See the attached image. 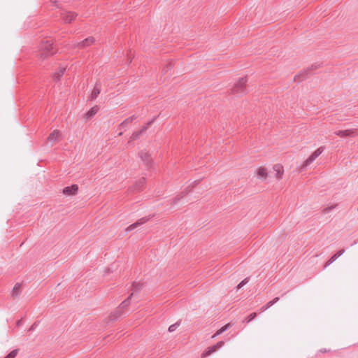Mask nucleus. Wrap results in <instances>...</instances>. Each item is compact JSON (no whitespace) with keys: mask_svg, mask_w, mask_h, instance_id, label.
<instances>
[{"mask_svg":"<svg viewBox=\"0 0 358 358\" xmlns=\"http://www.w3.org/2000/svg\"><path fill=\"white\" fill-rule=\"evenodd\" d=\"M248 78L243 76L238 78L230 89V94L234 96L244 95L247 93Z\"/></svg>","mask_w":358,"mask_h":358,"instance_id":"nucleus-1","label":"nucleus"},{"mask_svg":"<svg viewBox=\"0 0 358 358\" xmlns=\"http://www.w3.org/2000/svg\"><path fill=\"white\" fill-rule=\"evenodd\" d=\"M324 150V146H320L317 148L315 151H313L309 157L303 162L301 166L299 167V171H303L308 166H309Z\"/></svg>","mask_w":358,"mask_h":358,"instance_id":"nucleus-2","label":"nucleus"},{"mask_svg":"<svg viewBox=\"0 0 358 358\" xmlns=\"http://www.w3.org/2000/svg\"><path fill=\"white\" fill-rule=\"evenodd\" d=\"M55 52V51L54 50L52 44L47 41L41 45L38 55L41 58L44 59L46 57L54 54Z\"/></svg>","mask_w":358,"mask_h":358,"instance_id":"nucleus-3","label":"nucleus"},{"mask_svg":"<svg viewBox=\"0 0 358 358\" xmlns=\"http://www.w3.org/2000/svg\"><path fill=\"white\" fill-rule=\"evenodd\" d=\"M255 175L261 181H266L269 178L268 169L264 166H260L255 170Z\"/></svg>","mask_w":358,"mask_h":358,"instance_id":"nucleus-4","label":"nucleus"},{"mask_svg":"<svg viewBox=\"0 0 358 358\" xmlns=\"http://www.w3.org/2000/svg\"><path fill=\"white\" fill-rule=\"evenodd\" d=\"M62 138V131L58 129L53 130L47 138V143L52 145L61 141Z\"/></svg>","mask_w":358,"mask_h":358,"instance_id":"nucleus-5","label":"nucleus"},{"mask_svg":"<svg viewBox=\"0 0 358 358\" xmlns=\"http://www.w3.org/2000/svg\"><path fill=\"white\" fill-rule=\"evenodd\" d=\"M224 345L223 341L218 342L216 345L208 347L202 354V358L210 356L212 353L215 352L219 348H222Z\"/></svg>","mask_w":358,"mask_h":358,"instance_id":"nucleus-6","label":"nucleus"},{"mask_svg":"<svg viewBox=\"0 0 358 358\" xmlns=\"http://www.w3.org/2000/svg\"><path fill=\"white\" fill-rule=\"evenodd\" d=\"M273 170L275 172V177L280 180L284 174V167L281 164H275L273 166Z\"/></svg>","mask_w":358,"mask_h":358,"instance_id":"nucleus-7","label":"nucleus"},{"mask_svg":"<svg viewBox=\"0 0 358 358\" xmlns=\"http://www.w3.org/2000/svg\"><path fill=\"white\" fill-rule=\"evenodd\" d=\"M335 134L341 138L354 136L355 131L353 129L340 130L335 132Z\"/></svg>","mask_w":358,"mask_h":358,"instance_id":"nucleus-8","label":"nucleus"},{"mask_svg":"<svg viewBox=\"0 0 358 358\" xmlns=\"http://www.w3.org/2000/svg\"><path fill=\"white\" fill-rule=\"evenodd\" d=\"M78 190L77 185H72L71 186L66 187L63 189V193L67 196L75 195Z\"/></svg>","mask_w":358,"mask_h":358,"instance_id":"nucleus-9","label":"nucleus"},{"mask_svg":"<svg viewBox=\"0 0 358 358\" xmlns=\"http://www.w3.org/2000/svg\"><path fill=\"white\" fill-rule=\"evenodd\" d=\"M139 156L146 164H150L152 161L150 154L148 152L142 151L139 153Z\"/></svg>","mask_w":358,"mask_h":358,"instance_id":"nucleus-10","label":"nucleus"},{"mask_svg":"<svg viewBox=\"0 0 358 358\" xmlns=\"http://www.w3.org/2000/svg\"><path fill=\"white\" fill-rule=\"evenodd\" d=\"M76 17V15L72 12H66L63 14V20L67 23H70Z\"/></svg>","mask_w":358,"mask_h":358,"instance_id":"nucleus-11","label":"nucleus"},{"mask_svg":"<svg viewBox=\"0 0 358 358\" xmlns=\"http://www.w3.org/2000/svg\"><path fill=\"white\" fill-rule=\"evenodd\" d=\"M99 110V108L97 106H94L91 108L84 115V117L86 120H89L95 115Z\"/></svg>","mask_w":358,"mask_h":358,"instance_id":"nucleus-12","label":"nucleus"},{"mask_svg":"<svg viewBox=\"0 0 358 358\" xmlns=\"http://www.w3.org/2000/svg\"><path fill=\"white\" fill-rule=\"evenodd\" d=\"M230 326L229 324H227L226 325L223 326L222 328H220L219 330L217 331V332L212 336L213 338H215L217 336L221 334L224 331H225Z\"/></svg>","mask_w":358,"mask_h":358,"instance_id":"nucleus-13","label":"nucleus"},{"mask_svg":"<svg viewBox=\"0 0 358 358\" xmlns=\"http://www.w3.org/2000/svg\"><path fill=\"white\" fill-rule=\"evenodd\" d=\"M230 326L229 324H227L226 325L223 326L222 328H220L219 330L217 331V332L212 336L213 338H215L217 336L221 334L224 331H225Z\"/></svg>","mask_w":358,"mask_h":358,"instance_id":"nucleus-14","label":"nucleus"},{"mask_svg":"<svg viewBox=\"0 0 358 358\" xmlns=\"http://www.w3.org/2000/svg\"><path fill=\"white\" fill-rule=\"evenodd\" d=\"M230 326L229 324H227L226 325L223 326L222 328H220L219 330L217 331V332L212 336L213 338H215L217 336L221 334L224 331H225Z\"/></svg>","mask_w":358,"mask_h":358,"instance_id":"nucleus-15","label":"nucleus"},{"mask_svg":"<svg viewBox=\"0 0 358 358\" xmlns=\"http://www.w3.org/2000/svg\"><path fill=\"white\" fill-rule=\"evenodd\" d=\"M230 326L229 324H227L226 325L223 326L222 328H220L219 330L217 331V332L212 336L213 338H215L217 336L221 334L224 331H225Z\"/></svg>","mask_w":358,"mask_h":358,"instance_id":"nucleus-16","label":"nucleus"},{"mask_svg":"<svg viewBox=\"0 0 358 358\" xmlns=\"http://www.w3.org/2000/svg\"><path fill=\"white\" fill-rule=\"evenodd\" d=\"M94 43V39L93 38H87L85 39V41H83L82 42V45L83 46H87V45H90L91 44H92Z\"/></svg>","mask_w":358,"mask_h":358,"instance_id":"nucleus-17","label":"nucleus"},{"mask_svg":"<svg viewBox=\"0 0 358 358\" xmlns=\"http://www.w3.org/2000/svg\"><path fill=\"white\" fill-rule=\"evenodd\" d=\"M18 350H14L11 351L6 357L4 358H15L16 355H17Z\"/></svg>","mask_w":358,"mask_h":358,"instance_id":"nucleus-18","label":"nucleus"},{"mask_svg":"<svg viewBox=\"0 0 358 358\" xmlns=\"http://www.w3.org/2000/svg\"><path fill=\"white\" fill-rule=\"evenodd\" d=\"M146 220H144L143 222H137L131 225H130L128 228V229L129 230H131V229H134V228H136V227L139 226L141 224H143L144 222H145Z\"/></svg>","mask_w":358,"mask_h":358,"instance_id":"nucleus-19","label":"nucleus"},{"mask_svg":"<svg viewBox=\"0 0 358 358\" xmlns=\"http://www.w3.org/2000/svg\"><path fill=\"white\" fill-rule=\"evenodd\" d=\"M256 317V313H252L251 314H250L248 317H247V322H250L251 320H252L255 317Z\"/></svg>","mask_w":358,"mask_h":358,"instance_id":"nucleus-20","label":"nucleus"},{"mask_svg":"<svg viewBox=\"0 0 358 358\" xmlns=\"http://www.w3.org/2000/svg\"><path fill=\"white\" fill-rule=\"evenodd\" d=\"M335 207H336V206H328V207L325 208L323 210V213H329V212H330L332 209H334Z\"/></svg>","mask_w":358,"mask_h":358,"instance_id":"nucleus-21","label":"nucleus"},{"mask_svg":"<svg viewBox=\"0 0 358 358\" xmlns=\"http://www.w3.org/2000/svg\"><path fill=\"white\" fill-rule=\"evenodd\" d=\"M343 252V251H340L339 252H338L337 254H335L331 258V259L329 260V262H334L338 257H339L340 255H341V254Z\"/></svg>","mask_w":358,"mask_h":358,"instance_id":"nucleus-22","label":"nucleus"},{"mask_svg":"<svg viewBox=\"0 0 358 358\" xmlns=\"http://www.w3.org/2000/svg\"><path fill=\"white\" fill-rule=\"evenodd\" d=\"M178 327V325L177 324H172L169 327V331L170 332H173Z\"/></svg>","mask_w":358,"mask_h":358,"instance_id":"nucleus-23","label":"nucleus"},{"mask_svg":"<svg viewBox=\"0 0 358 358\" xmlns=\"http://www.w3.org/2000/svg\"><path fill=\"white\" fill-rule=\"evenodd\" d=\"M248 282V280H243L242 282H241L238 286H237V288L239 289H241L244 285H245L246 283Z\"/></svg>","mask_w":358,"mask_h":358,"instance_id":"nucleus-24","label":"nucleus"},{"mask_svg":"<svg viewBox=\"0 0 358 358\" xmlns=\"http://www.w3.org/2000/svg\"><path fill=\"white\" fill-rule=\"evenodd\" d=\"M131 296H129V298L127 299H126L124 301H123L121 304V306H127V305H129V299H130Z\"/></svg>","mask_w":358,"mask_h":358,"instance_id":"nucleus-25","label":"nucleus"},{"mask_svg":"<svg viewBox=\"0 0 358 358\" xmlns=\"http://www.w3.org/2000/svg\"><path fill=\"white\" fill-rule=\"evenodd\" d=\"M64 70H65V69H60L58 73L57 77H60L61 76H62L64 72Z\"/></svg>","mask_w":358,"mask_h":358,"instance_id":"nucleus-26","label":"nucleus"},{"mask_svg":"<svg viewBox=\"0 0 358 358\" xmlns=\"http://www.w3.org/2000/svg\"><path fill=\"white\" fill-rule=\"evenodd\" d=\"M278 300V298H275L273 301H270L268 303V306H272L274 302L277 301Z\"/></svg>","mask_w":358,"mask_h":358,"instance_id":"nucleus-27","label":"nucleus"}]
</instances>
